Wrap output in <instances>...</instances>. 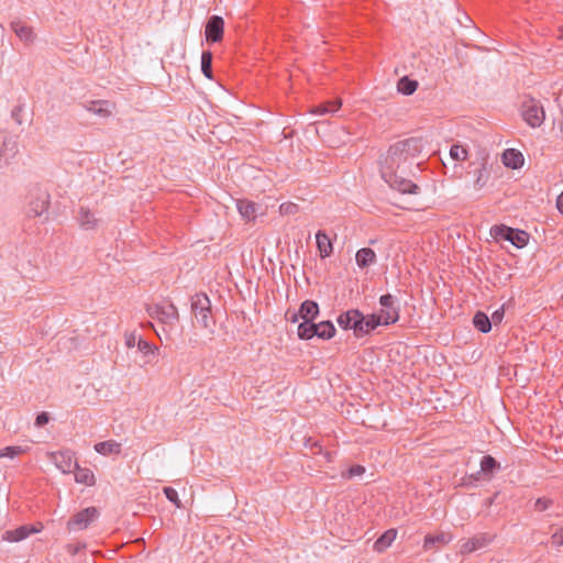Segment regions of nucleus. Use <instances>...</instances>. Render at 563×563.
Returning <instances> with one entry per match:
<instances>
[{
  "mask_svg": "<svg viewBox=\"0 0 563 563\" xmlns=\"http://www.w3.org/2000/svg\"><path fill=\"white\" fill-rule=\"evenodd\" d=\"M423 148L421 137H409L393 144L385 158L380 162L382 178L390 188L401 194H418L419 187L407 178L411 167H419L416 163Z\"/></svg>",
  "mask_w": 563,
  "mask_h": 563,
  "instance_id": "nucleus-1",
  "label": "nucleus"
},
{
  "mask_svg": "<svg viewBox=\"0 0 563 563\" xmlns=\"http://www.w3.org/2000/svg\"><path fill=\"white\" fill-rule=\"evenodd\" d=\"M49 194L42 188H33L27 196L25 214L27 218H41L47 213Z\"/></svg>",
  "mask_w": 563,
  "mask_h": 563,
  "instance_id": "nucleus-2",
  "label": "nucleus"
},
{
  "mask_svg": "<svg viewBox=\"0 0 563 563\" xmlns=\"http://www.w3.org/2000/svg\"><path fill=\"white\" fill-rule=\"evenodd\" d=\"M191 311L197 323L202 328L209 329L214 324L211 313V302L206 294H197L191 298Z\"/></svg>",
  "mask_w": 563,
  "mask_h": 563,
  "instance_id": "nucleus-3",
  "label": "nucleus"
},
{
  "mask_svg": "<svg viewBox=\"0 0 563 563\" xmlns=\"http://www.w3.org/2000/svg\"><path fill=\"white\" fill-rule=\"evenodd\" d=\"M490 234L496 240L509 241L517 249H522L529 241V234L519 229H512L507 225H494L490 229Z\"/></svg>",
  "mask_w": 563,
  "mask_h": 563,
  "instance_id": "nucleus-4",
  "label": "nucleus"
},
{
  "mask_svg": "<svg viewBox=\"0 0 563 563\" xmlns=\"http://www.w3.org/2000/svg\"><path fill=\"white\" fill-rule=\"evenodd\" d=\"M521 114L531 128H539L545 119L543 106L534 98H529L522 102Z\"/></svg>",
  "mask_w": 563,
  "mask_h": 563,
  "instance_id": "nucleus-5",
  "label": "nucleus"
},
{
  "mask_svg": "<svg viewBox=\"0 0 563 563\" xmlns=\"http://www.w3.org/2000/svg\"><path fill=\"white\" fill-rule=\"evenodd\" d=\"M336 322L343 330H353L356 338L364 336L363 313L360 310L351 309L342 312L336 318Z\"/></svg>",
  "mask_w": 563,
  "mask_h": 563,
  "instance_id": "nucleus-6",
  "label": "nucleus"
},
{
  "mask_svg": "<svg viewBox=\"0 0 563 563\" xmlns=\"http://www.w3.org/2000/svg\"><path fill=\"white\" fill-rule=\"evenodd\" d=\"M98 516L99 511L96 507H87L75 514L67 522V527L69 530H84L88 528V526L95 521Z\"/></svg>",
  "mask_w": 563,
  "mask_h": 563,
  "instance_id": "nucleus-7",
  "label": "nucleus"
},
{
  "mask_svg": "<svg viewBox=\"0 0 563 563\" xmlns=\"http://www.w3.org/2000/svg\"><path fill=\"white\" fill-rule=\"evenodd\" d=\"M379 303L382 306L380 314L385 325L396 323L399 319V309L396 307L395 297L390 294L380 296Z\"/></svg>",
  "mask_w": 563,
  "mask_h": 563,
  "instance_id": "nucleus-8",
  "label": "nucleus"
},
{
  "mask_svg": "<svg viewBox=\"0 0 563 563\" xmlns=\"http://www.w3.org/2000/svg\"><path fill=\"white\" fill-rule=\"evenodd\" d=\"M224 21L219 15H212L206 23V40L207 42L217 43L223 38Z\"/></svg>",
  "mask_w": 563,
  "mask_h": 563,
  "instance_id": "nucleus-9",
  "label": "nucleus"
},
{
  "mask_svg": "<svg viewBox=\"0 0 563 563\" xmlns=\"http://www.w3.org/2000/svg\"><path fill=\"white\" fill-rule=\"evenodd\" d=\"M51 461L63 473H70L77 467V462L70 451L54 452L51 454Z\"/></svg>",
  "mask_w": 563,
  "mask_h": 563,
  "instance_id": "nucleus-10",
  "label": "nucleus"
},
{
  "mask_svg": "<svg viewBox=\"0 0 563 563\" xmlns=\"http://www.w3.org/2000/svg\"><path fill=\"white\" fill-rule=\"evenodd\" d=\"M42 526L38 528L33 526H21L14 530H8L3 533L2 538L9 542H19L27 538L33 533H37L42 530Z\"/></svg>",
  "mask_w": 563,
  "mask_h": 563,
  "instance_id": "nucleus-11",
  "label": "nucleus"
},
{
  "mask_svg": "<svg viewBox=\"0 0 563 563\" xmlns=\"http://www.w3.org/2000/svg\"><path fill=\"white\" fill-rule=\"evenodd\" d=\"M77 221L82 230H95L99 224L96 214L86 207H80L77 214Z\"/></svg>",
  "mask_w": 563,
  "mask_h": 563,
  "instance_id": "nucleus-12",
  "label": "nucleus"
},
{
  "mask_svg": "<svg viewBox=\"0 0 563 563\" xmlns=\"http://www.w3.org/2000/svg\"><path fill=\"white\" fill-rule=\"evenodd\" d=\"M109 104L110 103L107 100H91L81 103V107L96 115L108 118L111 114Z\"/></svg>",
  "mask_w": 563,
  "mask_h": 563,
  "instance_id": "nucleus-13",
  "label": "nucleus"
},
{
  "mask_svg": "<svg viewBox=\"0 0 563 563\" xmlns=\"http://www.w3.org/2000/svg\"><path fill=\"white\" fill-rule=\"evenodd\" d=\"M319 312V305L313 300H305L299 307V316L302 322L314 321Z\"/></svg>",
  "mask_w": 563,
  "mask_h": 563,
  "instance_id": "nucleus-14",
  "label": "nucleus"
},
{
  "mask_svg": "<svg viewBox=\"0 0 563 563\" xmlns=\"http://www.w3.org/2000/svg\"><path fill=\"white\" fill-rule=\"evenodd\" d=\"M19 152L18 144L15 141L5 140L2 148L0 150V166L8 165L16 156Z\"/></svg>",
  "mask_w": 563,
  "mask_h": 563,
  "instance_id": "nucleus-15",
  "label": "nucleus"
},
{
  "mask_svg": "<svg viewBox=\"0 0 563 563\" xmlns=\"http://www.w3.org/2000/svg\"><path fill=\"white\" fill-rule=\"evenodd\" d=\"M236 208L241 217L246 221H252L257 217L258 206L250 200H238Z\"/></svg>",
  "mask_w": 563,
  "mask_h": 563,
  "instance_id": "nucleus-16",
  "label": "nucleus"
},
{
  "mask_svg": "<svg viewBox=\"0 0 563 563\" xmlns=\"http://www.w3.org/2000/svg\"><path fill=\"white\" fill-rule=\"evenodd\" d=\"M178 310L172 302L162 305L158 321L164 324L173 325L178 321Z\"/></svg>",
  "mask_w": 563,
  "mask_h": 563,
  "instance_id": "nucleus-17",
  "label": "nucleus"
},
{
  "mask_svg": "<svg viewBox=\"0 0 563 563\" xmlns=\"http://www.w3.org/2000/svg\"><path fill=\"white\" fill-rule=\"evenodd\" d=\"M355 261L360 268L368 267L376 263L377 257L375 252L369 247H363L355 254Z\"/></svg>",
  "mask_w": 563,
  "mask_h": 563,
  "instance_id": "nucleus-18",
  "label": "nucleus"
},
{
  "mask_svg": "<svg viewBox=\"0 0 563 563\" xmlns=\"http://www.w3.org/2000/svg\"><path fill=\"white\" fill-rule=\"evenodd\" d=\"M503 163L505 166L516 169L522 166L523 156L519 151L508 148L503 154Z\"/></svg>",
  "mask_w": 563,
  "mask_h": 563,
  "instance_id": "nucleus-19",
  "label": "nucleus"
},
{
  "mask_svg": "<svg viewBox=\"0 0 563 563\" xmlns=\"http://www.w3.org/2000/svg\"><path fill=\"white\" fill-rule=\"evenodd\" d=\"M319 323L314 321L301 322L298 325L297 334L300 340H310L319 333Z\"/></svg>",
  "mask_w": 563,
  "mask_h": 563,
  "instance_id": "nucleus-20",
  "label": "nucleus"
},
{
  "mask_svg": "<svg viewBox=\"0 0 563 563\" xmlns=\"http://www.w3.org/2000/svg\"><path fill=\"white\" fill-rule=\"evenodd\" d=\"M481 470L484 478L489 481L494 473L500 470V464L492 455H484L481 461Z\"/></svg>",
  "mask_w": 563,
  "mask_h": 563,
  "instance_id": "nucleus-21",
  "label": "nucleus"
},
{
  "mask_svg": "<svg viewBox=\"0 0 563 563\" xmlns=\"http://www.w3.org/2000/svg\"><path fill=\"white\" fill-rule=\"evenodd\" d=\"M317 247L322 258L331 255L333 247L330 238L324 231H318L316 234Z\"/></svg>",
  "mask_w": 563,
  "mask_h": 563,
  "instance_id": "nucleus-22",
  "label": "nucleus"
},
{
  "mask_svg": "<svg viewBox=\"0 0 563 563\" xmlns=\"http://www.w3.org/2000/svg\"><path fill=\"white\" fill-rule=\"evenodd\" d=\"M397 531L395 529H389L385 531L375 542L374 550L378 553L384 552L387 548L391 545L394 540L396 539Z\"/></svg>",
  "mask_w": 563,
  "mask_h": 563,
  "instance_id": "nucleus-23",
  "label": "nucleus"
},
{
  "mask_svg": "<svg viewBox=\"0 0 563 563\" xmlns=\"http://www.w3.org/2000/svg\"><path fill=\"white\" fill-rule=\"evenodd\" d=\"M95 450L101 455L120 454L121 444L114 440L98 442L95 444Z\"/></svg>",
  "mask_w": 563,
  "mask_h": 563,
  "instance_id": "nucleus-24",
  "label": "nucleus"
},
{
  "mask_svg": "<svg viewBox=\"0 0 563 563\" xmlns=\"http://www.w3.org/2000/svg\"><path fill=\"white\" fill-rule=\"evenodd\" d=\"M11 27L20 40L26 43L33 41V31L29 25L22 23L21 21H13L11 23Z\"/></svg>",
  "mask_w": 563,
  "mask_h": 563,
  "instance_id": "nucleus-25",
  "label": "nucleus"
},
{
  "mask_svg": "<svg viewBox=\"0 0 563 563\" xmlns=\"http://www.w3.org/2000/svg\"><path fill=\"white\" fill-rule=\"evenodd\" d=\"M418 88V81L410 79L408 76L401 77L397 82V90L398 92L410 96L412 95Z\"/></svg>",
  "mask_w": 563,
  "mask_h": 563,
  "instance_id": "nucleus-26",
  "label": "nucleus"
},
{
  "mask_svg": "<svg viewBox=\"0 0 563 563\" xmlns=\"http://www.w3.org/2000/svg\"><path fill=\"white\" fill-rule=\"evenodd\" d=\"M474 327L482 333H488L492 330V321L488 316L482 311H477L473 318Z\"/></svg>",
  "mask_w": 563,
  "mask_h": 563,
  "instance_id": "nucleus-27",
  "label": "nucleus"
},
{
  "mask_svg": "<svg viewBox=\"0 0 563 563\" xmlns=\"http://www.w3.org/2000/svg\"><path fill=\"white\" fill-rule=\"evenodd\" d=\"M383 316L379 314H368L365 317L363 314V327H364V335L368 334L373 330H375L378 325L384 324L383 323Z\"/></svg>",
  "mask_w": 563,
  "mask_h": 563,
  "instance_id": "nucleus-28",
  "label": "nucleus"
},
{
  "mask_svg": "<svg viewBox=\"0 0 563 563\" xmlns=\"http://www.w3.org/2000/svg\"><path fill=\"white\" fill-rule=\"evenodd\" d=\"M319 334L317 335L319 339L322 340H330L332 339L335 333V327L331 321H321L319 322Z\"/></svg>",
  "mask_w": 563,
  "mask_h": 563,
  "instance_id": "nucleus-29",
  "label": "nucleus"
},
{
  "mask_svg": "<svg viewBox=\"0 0 563 563\" xmlns=\"http://www.w3.org/2000/svg\"><path fill=\"white\" fill-rule=\"evenodd\" d=\"M201 71L207 78H212V53L210 51L202 52Z\"/></svg>",
  "mask_w": 563,
  "mask_h": 563,
  "instance_id": "nucleus-30",
  "label": "nucleus"
},
{
  "mask_svg": "<svg viewBox=\"0 0 563 563\" xmlns=\"http://www.w3.org/2000/svg\"><path fill=\"white\" fill-rule=\"evenodd\" d=\"M75 479L77 483H82L86 485H92L93 484V474L88 468H80L78 465L75 467Z\"/></svg>",
  "mask_w": 563,
  "mask_h": 563,
  "instance_id": "nucleus-31",
  "label": "nucleus"
},
{
  "mask_svg": "<svg viewBox=\"0 0 563 563\" xmlns=\"http://www.w3.org/2000/svg\"><path fill=\"white\" fill-rule=\"evenodd\" d=\"M448 542V537L444 533L438 536H427L424 538L423 548L426 550L433 549L437 544H444Z\"/></svg>",
  "mask_w": 563,
  "mask_h": 563,
  "instance_id": "nucleus-32",
  "label": "nucleus"
},
{
  "mask_svg": "<svg viewBox=\"0 0 563 563\" xmlns=\"http://www.w3.org/2000/svg\"><path fill=\"white\" fill-rule=\"evenodd\" d=\"M340 107H341V101L339 99H336V100L328 101L325 103L320 104L316 109L314 112L318 114L333 113V112L338 111L340 109Z\"/></svg>",
  "mask_w": 563,
  "mask_h": 563,
  "instance_id": "nucleus-33",
  "label": "nucleus"
},
{
  "mask_svg": "<svg viewBox=\"0 0 563 563\" xmlns=\"http://www.w3.org/2000/svg\"><path fill=\"white\" fill-rule=\"evenodd\" d=\"M476 179L474 181L475 189H482L488 180V172L484 165L475 169Z\"/></svg>",
  "mask_w": 563,
  "mask_h": 563,
  "instance_id": "nucleus-34",
  "label": "nucleus"
},
{
  "mask_svg": "<svg viewBox=\"0 0 563 563\" xmlns=\"http://www.w3.org/2000/svg\"><path fill=\"white\" fill-rule=\"evenodd\" d=\"M485 545V540L483 538H474V539H471V540H467L463 545H462V552L464 553H471L482 547Z\"/></svg>",
  "mask_w": 563,
  "mask_h": 563,
  "instance_id": "nucleus-35",
  "label": "nucleus"
},
{
  "mask_svg": "<svg viewBox=\"0 0 563 563\" xmlns=\"http://www.w3.org/2000/svg\"><path fill=\"white\" fill-rule=\"evenodd\" d=\"M450 156L454 161H464L467 157V151L459 144H453L450 148Z\"/></svg>",
  "mask_w": 563,
  "mask_h": 563,
  "instance_id": "nucleus-36",
  "label": "nucleus"
},
{
  "mask_svg": "<svg viewBox=\"0 0 563 563\" xmlns=\"http://www.w3.org/2000/svg\"><path fill=\"white\" fill-rule=\"evenodd\" d=\"M164 492V495L165 497L170 501L173 503L177 508H181L183 505H181V501L178 497V493L176 492V489H174L173 487H164L163 489Z\"/></svg>",
  "mask_w": 563,
  "mask_h": 563,
  "instance_id": "nucleus-37",
  "label": "nucleus"
},
{
  "mask_svg": "<svg viewBox=\"0 0 563 563\" xmlns=\"http://www.w3.org/2000/svg\"><path fill=\"white\" fill-rule=\"evenodd\" d=\"M24 450L22 446H7L0 451V457H10L13 459L20 454H22Z\"/></svg>",
  "mask_w": 563,
  "mask_h": 563,
  "instance_id": "nucleus-38",
  "label": "nucleus"
},
{
  "mask_svg": "<svg viewBox=\"0 0 563 563\" xmlns=\"http://www.w3.org/2000/svg\"><path fill=\"white\" fill-rule=\"evenodd\" d=\"M365 473V467L362 465H353L345 473H342V477L344 478H353L355 476H361Z\"/></svg>",
  "mask_w": 563,
  "mask_h": 563,
  "instance_id": "nucleus-39",
  "label": "nucleus"
},
{
  "mask_svg": "<svg viewBox=\"0 0 563 563\" xmlns=\"http://www.w3.org/2000/svg\"><path fill=\"white\" fill-rule=\"evenodd\" d=\"M553 504V500L550 499V498H545V497H541V498H538L536 501H534V506H533V509L536 511H539V512H542L547 509H549L551 507V505Z\"/></svg>",
  "mask_w": 563,
  "mask_h": 563,
  "instance_id": "nucleus-40",
  "label": "nucleus"
},
{
  "mask_svg": "<svg viewBox=\"0 0 563 563\" xmlns=\"http://www.w3.org/2000/svg\"><path fill=\"white\" fill-rule=\"evenodd\" d=\"M24 111V103L16 104L11 111V118L19 125L23 123L22 112Z\"/></svg>",
  "mask_w": 563,
  "mask_h": 563,
  "instance_id": "nucleus-41",
  "label": "nucleus"
},
{
  "mask_svg": "<svg viewBox=\"0 0 563 563\" xmlns=\"http://www.w3.org/2000/svg\"><path fill=\"white\" fill-rule=\"evenodd\" d=\"M136 346L140 352L144 353L145 356L154 353L153 346L142 338H139Z\"/></svg>",
  "mask_w": 563,
  "mask_h": 563,
  "instance_id": "nucleus-42",
  "label": "nucleus"
},
{
  "mask_svg": "<svg viewBox=\"0 0 563 563\" xmlns=\"http://www.w3.org/2000/svg\"><path fill=\"white\" fill-rule=\"evenodd\" d=\"M162 305H151L147 306L146 311L151 318L157 319L159 318Z\"/></svg>",
  "mask_w": 563,
  "mask_h": 563,
  "instance_id": "nucleus-43",
  "label": "nucleus"
},
{
  "mask_svg": "<svg viewBox=\"0 0 563 563\" xmlns=\"http://www.w3.org/2000/svg\"><path fill=\"white\" fill-rule=\"evenodd\" d=\"M504 316H505L504 308L501 307V308L497 309L492 314V319H490L492 323H495V324L500 323L504 319Z\"/></svg>",
  "mask_w": 563,
  "mask_h": 563,
  "instance_id": "nucleus-44",
  "label": "nucleus"
},
{
  "mask_svg": "<svg viewBox=\"0 0 563 563\" xmlns=\"http://www.w3.org/2000/svg\"><path fill=\"white\" fill-rule=\"evenodd\" d=\"M137 340L139 338L133 332L125 334V344L128 347H134L137 344Z\"/></svg>",
  "mask_w": 563,
  "mask_h": 563,
  "instance_id": "nucleus-45",
  "label": "nucleus"
},
{
  "mask_svg": "<svg viewBox=\"0 0 563 563\" xmlns=\"http://www.w3.org/2000/svg\"><path fill=\"white\" fill-rule=\"evenodd\" d=\"M49 421V416L47 412H41L40 415H37L36 419H35V424L37 427H43L45 426L47 422Z\"/></svg>",
  "mask_w": 563,
  "mask_h": 563,
  "instance_id": "nucleus-46",
  "label": "nucleus"
},
{
  "mask_svg": "<svg viewBox=\"0 0 563 563\" xmlns=\"http://www.w3.org/2000/svg\"><path fill=\"white\" fill-rule=\"evenodd\" d=\"M85 548V544L78 543V544H68L67 545V552L71 555H76L81 549Z\"/></svg>",
  "mask_w": 563,
  "mask_h": 563,
  "instance_id": "nucleus-47",
  "label": "nucleus"
},
{
  "mask_svg": "<svg viewBox=\"0 0 563 563\" xmlns=\"http://www.w3.org/2000/svg\"><path fill=\"white\" fill-rule=\"evenodd\" d=\"M553 539V542L559 544V545H563V528L560 529L558 532H555L552 537Z\"/></svg>",
  "mask_w": 563,
  "mask_h": 563,
  "instance_id": "nucleus-48",
  "label": "nucleus"
},
{
  "mask_svg": "<svg viewBox=\"0 0 563 563\" xmlns=\"http://www.w3.org/2000/svg\"><path fill=\"white\" fill-rule=\"evenodd\" d=\"M296 209H297V206L292 205V203H289L287 206L286 205L280 206V211L285 212V213H292V212H295Z\"/></svg>",
  "mask_w": 563,
  "mask_h": 563,
  "instance_id": "nucleus-49",
  "label": "nucleus"
},
{
  "mask_svg": "<svg viewBox=\"0 0 563 563\" xmlns=\"http://www.w3.org/2000/svg\"><path fill=\"white\" fill-rule=\"evenodd\" d=\"M286 316H287V319H288L290 322H292V323L298 322V320L300 319L299 310H298V311H294L291 314H290V312L288 311V312L286 313Z\"/></svg>",
  "mask_w": 563,
  "mask_h": 563,
  "instance_id": "nucleus-50",
  "label": "nucleus"
},
{
  "mask_svg": "<svg viewBox=\"0 0 563 563\" xmlns=\"http://www.w3.org/2000/svg\"><path fill=\"white\" fill-rule=\"evenodd\" d=\"M556 208L559 212L563 214V191L559 195L556 199Z\"/></svg>",
  "mask_w": 563,
  "mask_h": 563,
  "instance_id": "nucleus-51",
  "label": "nucleus"
},
{
  "mask_svg": "<svg viewBox=\"0 0 563 563\" xmlns=\"http://www.w3.org/2000/svg\"><path fill=\"white\" fill-rule=\"evenodd\" d=\"M483 476V472L482 470H479L478 472H476L475 474H472L471 475V478L474 479V481H479Z\"/></svg>",
  "mask_w": 563,
  "mask_h": 563,
  "instance_id": "nucleus-52",
  "label": "nucleus"
}]
</instances>
